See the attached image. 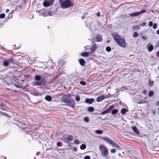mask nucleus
<instances>
[{"mask_svg": "<svg viewBox=\"0 0 159 159\" xmlns=\"http://www.w3.org/2000/svg\"><path fill=\"white\" fill-rule=\"evenodd\" d=\"M153 46L151 44L148 47V50L149 52H151L153 49Z\"/></svg>", "mask_w": 159, "mask_h": 159, "instance_id": "nucleus-26", "label": "nucleus"}, {"mask_svg": "<svg viewBox=\"0 0 159 159\" xmlns=\"http://www.w3.org/2000/svg\"><path fill=\"white\" fill-rule=\"evenodd\" d=\"M142 38L143 39V40H146L147 39L146 37L143 36H142Z\"/></svg>", "mask_w": 159, "mask_h": 159, "instance_id": "nucleus-51", "label": "nucleus"}, {"mask_svg": "<svg viewBox=\"0 0 159 159\" xmlns=\"http://www.w3.org/2000/svg\"><path fill=\"white\" fill-rule=\"evenodd\" d=\"M79 62L81 66H84L85 64V61L83 59L81 58L79 60Z\"/></svg>", "mask_w": 159, "mask_h": 159, "instance_id": "nucleus-19", "label": "nucleus"}, {"mask_svg": "<svg viewBox=\"0 0 159 159\" xmlns=\"http://www.w3.org/2000/svg\"><path fill=\"white\" fill-rule=\"evenodd\" d=\"M81 55L83 57H87L89 56V54L88 52H85L81 53Z\"/></svg>", "mask_w": 159, "mask_h": 159, "instance_id": "nucleus-23", "label": "nucleus"}, {"mask_svg": "<svg viewBox=\"0 0 159 159\" xmlns=\"http://www.w3.org/2000/svg\"><path fill=\"white\" fill-rule=\"evenodd\" d=\"M39 152H37L36 153V155L38 156V155H39Z\"/></svg>", "mask_w": 159, "mask_h": 159, "instance_id": "nucleus-60", "label": "nucleus"}, {"mask_svg": "<svg viewBox=\"0 0 159 159\" xmlns=\"http://www.w3.org/2000/svg\"><path fill=\"white\" fill-rule=\"evenodd\" d=\"M128 111L125 108H123L121 109L120 112L122 114L124 115Z\"/></svg>", "mask_w": 159, "mask_h": 159, "instance_id": "nucleus-24", "label": "nucleus"}, {"mask_svg": "<svg viewBox=\"0 0 159 159\" xmlns=\"http://www.w3.org/2000/svg\"><path fill=\"white\" fill-rule=\"evenodd\" d=\"M45 99L46 100L50 102L52 100V98L50 96L47 95L46 96Z\"/></svg>", "mask_w": 159, "mask_h": 159, "instance_id": "nucleus-22", "label": "nucleus"}, {"mask_svg": "<svg viewBox=\"0 0 159 159\" xmlns=\"http://www.w3.org/2000/svg\"><path fill=\"white\" fill-rule=\"evenodd\" d=\"M74 143L75 144H77L79 143V141L78 140L76 139L74 141Z\"/></svg>", "mask_w": 159, "mask_h": 159, "instance_id": "nucleus-44", "label": "nucleus"}, {"mask_svg": "<svg viewBox=\"0 0 159 159\" xmlns=\"http://www.w3.org/2000/svg\"><path fill=\"white\" fill-rule=\"evenodd\" d=\"M34 80L36 81L34 82V85H43L46 83L47 81L45 77H41L39 75H37L35 76Z\"/></svg>", "mask_w": 159, "mask_h": 159, "instance_id": "nucleus-1", "label": "nucleus"}, {"mask_svg": "<svg viewBox=\"0 0 159 159\" xmlns=\"http://www.w3.org/2000/svg\"><path fill=\"white\" fill-rule=\"evenodd\" d=\"M157 56L159 57V51L157 52Z\"/></svg>", "mask_w": 159, "mask_h": 159, "instance_id": "nucleus-56", "label": "nucleus"}, {"mask_svg": "<svg viewBox=\"0 0 159 159\" xmlns=\"http://www.w3.org/2000/svg\"><path fill=\"white\" fill-rule=\"evenodd\" d=\"M106 98V96L104 95H102L98 97L97 98V101L98 102H100L104 99L105 98Z\"/></svg>", "mask_w": 159, "mask_h": 159, "instance_id": "nucleus-14", "label": "nucleus"}, {"mask_svg": "<svg viewBox=\"0 0 159 159\" xmlns=\"http://www.w3.org/2000/svg\"><path fill=\"white\" fill-rule=\"evenodd\" d=\"M62 101L66 103L69 100L68 97L66 95L63 96L62 98Z\"/></svg>", "mask_w": 159, "mask_h": 159, "instance_id": "nucleus-16", "label": "nucleus"}, {"mask_svg": "<svg viewBox=\"0 0 159 159\" xmlns=\"http://www.w3.org/2000/svg\"><path fill=\"white\" fill-rule=\"evenodd\" d=\"M95 132L98 134H102L103 133V131L100 130H97L95 131Z\"/></svg>", "mask_w": 159, "mask_h": 159, "instance_id": "nucleus-35", "label": "nucleus"}, {"mask_svg": "<svg viewBox=\"0 0 159 159\" xmlns=\"http://www.w3.org/2000/svg\"><path fill=\"white\" fill-rule=\"evenodd\" d=\"M111 152L112 153H114L116 152V150L114 148L112 149L111 150Z\"/></svg>", "mask_w": 159, "mask_h": 159, "instance_id": "nucleus-46", "label": "nucleus"}, {"mask_svg": "<svg viewBox=\"0 0 159 159\" xmlns=\"http://www.w3.org/2000/svg\"><path fill=\"white\" fill-rule=\"evenodd\" d=\"M5 15L4 13H2L0 15V18H4L5 17Z\"/></svg>", "mask_w": 159, "mask_h": 159, "instance_id": "nucleus-40", "label": "nucleus"}, {"mask_svg": "<svg viewBox=\"0 0 159 159\" xmlns=\"http://www.w3.org/2000/svg\"><path fill=\"white\" fill-rule=\"evenodd\" d=\"M107 42V43H108L109 42V40H108Z\"/></svg>", "mask_w": 159, "mask_h": 159, "instance_id": "nucleus-63", "label": "nucleus"}, {"mask_svg": "<svg viewBox=\"0 0 159 159\" xmlns=\"http://www.w3.org/2000/svg\"><path fill=\"white\" fill-rule=\"evenodd\" d=\"M73 138V137L72 136L70 135H69L67 137V139L70 141H71L72 140Z\"/></svg>", "mask_w": 159, "mask_h": 159, "instance_id": "nucleus-30", "label": "nucleus"}, {"mask_svg": "<svg viewBox=\"0 0 159 159\" xmlns=\"http://www.w3.org/2000/svg\"><path fill=\"white\" fill-rule=\"evenodd\" d=\"M114 147H115L116 148H118V149H119L120 148V146L118 145H117L116 143L115 145V146Z\"/></svg>", "mask_w": 159, "mask_h": 159, "instance_id": "nucleus-47", "label": "nucleus"}, {"mask_svg": "<svg viewBox=\"0 0 159 159\" xmlns=\"http://www.w3.org/2000/svg\"><path fill=\"white\" fill-rule=\"evenodd\" d=\"M54 1V0H44L43 4L45 7H49L53 4Z\"/></svg>", "mask_w": 159, "mask_h": 159, "instance_id": "nucleus-4", "label": "nucleus"}, {"mask_svg": "<svg viewBox=\"0 0 159 159\" xmlns=\"http://www.w3.org/2000/svg\"><path fill=\"white\" fill-rule=\"evenodd\" d=\"M84 159H90V157L89 156H86L84 157Z\"/></svg>", "mask_w": 159, "mask_h": 159, "instance_id": "nucleus-45", "label": "nucleus"}, {"mask_svg": "<svg viewBox=\"0 0 159 159\" xmlns=\"http://www.w3.org/2000/svg\"><path fill=\"white\" fill-rule=\"evenodd\" d=\"M106 51L108 52H110L111 50V48L110 47H107L106 48Z\"/></svg>", "mask_w": 159, "mask_h": 159, "instance_id": "nucleus-34", "label": "nucleus"}, {"mask_svg": "<svg viewBox=\"0 0 159 159\" xmlns=\"http://www.w3.org/2000/svg\"><path fill=\"white\" fill-rule=\"evenodd\" d=\"M68 106L71 107H74L75 105V102L74 100L71 99H69V101L66 103Z\"/></svg>", "mask_w": 159, "mask_h": 159, "instance_id": "nucleus-9", "label": "nucleus"}, {"mask_svg": "<svg viewBox=\"0 0 159 159\" xmlns=\"http://www.w3.org/2000/svg\"><path fill=\"white\" fill-rule=\"evenodd\" d=\"M157 25L156 23H154L153 25V28L154 29H156L157 27Z\"/></svg>", "mask_w": 159, "mask_h": 159, "instance_id": "nucleus-43", "label": "nucleus"}, {"mask_svg": "<svg viewBox=\"0 0 159 159\" xmlns=\"http://www.w3.org/2000/svg\"><path fill=\"white\" fill-rule=\"evenodd\" d=\"M113 37L115 40L116 42L118 40H119L120 39H121L120 36L118 34L116 33H114L112 34Z\"/></svg>", "mask_w": 159, "mask_h": 159, "instance_id": "nucleus-10", "label": "nucleus"}, {"mask_svg": "<svg viewBox=\"0 0 159 159\" xmlns=\"http://www.w3.org/2000/svg\"><path fill=\"white\" fill-rule=\"evenodd\" d=\"M104 140L107 142L109 143L110 144H111L112 146V147H114L116 144V143L113 141L108 138H104Z\"/></svg>", "mask_w": 159, "mask_h": 159, "instance_id": "nucleus-8", "label": "nucleus"}, {"mask_svg": "<svg viewBox=\"0 0 159 159\" xmlns=\"http://www.w3.org/2000/svg\"><path fill=\"white\" fill-rule=\"evenodd\" d=\"M14 85H15L16 87L18 88H22V86L18 85L16 84H14Z\"/></svg>", "mask_w": 159, "mask_h": 159, "instance_id": "nucleus-39", "label": "nucleus"}, {"mask_svg": "<svg viewBox=\"0 0 159 159\" xmlns=\"http://www.w3.org/2000/svg\"><path fill=\"white\" fill-rule=\"evenodd\" d=\"M72 5L70 0H65L62 1L61 4V7L62 9L67 8L70 7Z\"/></svg>", "mask_w": 159, "mask_h": 159, "instance_id": "nucleus-2", "label": "nucleus"}, {"mask_svg": "<svg viewBox=\"0 0 159 159\" xmlns=\"http://www.w3.org/2000/svg\"><path fill=\"white\" fill-rule=\"evenodd\" d=\"M85 17V16H83L82 17V19H83Z\"/></svg>", "mask_w": 159, "mask_h": 159, "instance_id": "nucleus-61", "label": "nucleus"}, {"mask_svg": "<svg viewBox=\"0 0 159 159\" xmlns=\"http://www.w3.org/2000/svg\"><path fill=\"white\" fill-rule=\"evenodd\" d=\"M0 108L3 110H6L7 108L3 104H0Z\"/></svg>", "mask_w": 159, "mask_h": 159, "instance_id": "nucleus-21", "label": "nucleus"}, {"mask_svg": "<svg viewBox=\"0 0 159 159\" xmlns=\"http://www.w3.org/2000/svg\"><path fill=\"white\" fill-rule=\"evenodd\" d=\"M116 43L120 46L122 47H125L126 45L125 41L121 38L118 40Z\"/></svg>", "mask_w": 159, "mask_h": 159, "instance_id": "nucleus-5", "label": "nucleus"}, {"mask_svg": "<svg viewBox=\"0 0 159 159\" xmlns=\"http://www.w3.org/2000/svg\"><path fill=\"white\" fill-rule=\"evenodd\" d=\"M57 146L61 147L62 146V143L60 142H57Z\"/></svg>", "mask_w": 159, "mask_h": 159, "instance_id": "nucleus-37", "label": "nucleus"}, {"mask_svg": "<svg viewBox=\"0 0 159 159\" xmlns=\"http://www.w3.org/2000/svg\"><path fill=\"white\" fill-rule=\"evenodd\" d=\"M146 10L143 9L141 11L134 13H132L130 14V16L132 17H135L139 16L141 14H143L146 12Z\"/></svg>", "mask_w": 159, "mask_h": 159, "instance_id": "nucleus-6", "label": "nucleus"}, {"mask_svg": "<svg viewBox=\"0 0 159 159\" xmlns=\"http://www.w3.org/2000/svg\"><path fill=\"white\" fill-rule=\"evenodd\" d=\"M93 98H86L85 100V102L89 104H91L93 102Z\"/></svg>", "mask_w": 159, "mask_h": 159, "instance_id": "nucleus-17", "label": "nucleus"}, {"mask_svg": "<svg viewBox=\"0 0 159 159\" xmlns=\"http://www.w3.org/2000/svg\"><path fill=\"white\" fill-rule=\"evenodd\" d=\"M138 28H139V26H137L135 27V28L136 29H138Z\"/></svg>", "mask_w": 159, "mask_h": 159, "instance_id": "nucleus-59", "label": "nucleus"}, {"mask_svg": "<svg viewBox=\"0 0 159 159\" xmlns=\"http://www.w3.org/2000/svg\"><path fill=\"white\" fill-rule=\"evenodd\" d=\"M153 92L152 91H150L149 92L148 96L150 97H151L153 95Z\"/></svg>", "mask_w": 159, "mask_h": 159, "instance_id": "nucleus-32", "label": "nucleus"}, {"mask_svg": "<svg viewBox=\"0 0 159 159\" xmlns=\"http://www.w3.org/2000/svg\"><path fill=\"white\" fill-rule=\"evenodd\" d=\"M156 33L157 34L159 35V30H157L156 31Z\"/></svg>", "mask_w": 159, "mask_h": 159, "instance_id": "nucleus-55", "label": "nucleus"}, {"mask_svg": "<svg viewBox=\"0 0 159 159\" xmlns=\"http://www.w3.org/2000/svg\"><path fill=\"white\" fill-rule=\"evenodd\" d=\"M156 104H156L157 106H158V105H159V101H158V102H157Z\"/></svg>", "mask_w": 159, "mask_h": 159, "instance_id": "nucleus-57", "label": "nucleus"}, {"mask_svg": "<svg viewBox=\"0 0 159 159\" xmlns=\"http://www.w3.org/2000/svg\"><path fill=\"white\" fill-rule=\"evenodd\" d=\"M9 11V10L8 9H6V13H7Z\"/></svg>", "mask_w": 159, "mask_h": 159, "instance_id": "nucleus-54", "label": "nucleus"}, {"mask_svg": "<svg viewBox=\"0 0 159 159\" xmlns=\"http://www.w3.org/2000/svg\"><path fill=\"white\" fill-rule=\"evenodd\" d=\"M63 63V62H60L59 64V66H60V68H61V64Z\"/></svg>", "mask_w": 159, "mask_h": 159, "instance_id": "nucleus-50", "label": "nucleus"}, {"mask_svg": "<svg viewBox=\"0 0 159 159\" xmlns=\"http://www.w3.org/2000/svg\"><path fill=\"white\" fill-rule=\"evenodd\" d=\"M139 36V34L137 32H135L134 33L133 36L134 37H136Z\"/></svg>", "mask_w": 159, "mask_h": 159, "instance_id": "nucleus-31", "label": "nucleus"}, {"mask_svg": "<svg viewBox=\"0 0 159 159\" xmlns=\"http://www.w3.org/2000/svg\"><path fill=\"white\" fill-rule=\"evenodd\" d=\"M146 101H145V100H141L139 102V104H141V103H146Z\"/></svg>", "mask_w": 159, "mask_h": 159, "instance_id": "nucleus-42", "label": "nucleus"}, {"mask_svg": "<svg viewBox=\"0 0 159 159\" xmlns=\"http://www.w3.org/2000/svg\"><path fill=\"white\" fill-rule=\"evenodd\" d=\"M31 136L33 139L36 140L39 138V134L38 133H32L31 134Z\"/></svg>", "mask_w": 159, "mask_h": 159, "instance_id": "nucleus-13", "label": "nucleus"}, {"mask_svg": "<svg viewBox=\"0 0 159 159\" xmlns=\"http://www.w3.org/2000/svg\"><path fill=\"white\" fill-rule=\"evenodd\" d=\"M100 148L102 156H104L107 155L108 152L107 148L102 145H100Z\"/></svg>", "mask_w": 159, "mask_h": 159, "instance_id": "nucleus-3", "label": "nucleus"}, {"mask_svg": "<svg viewBox=\"0 0 159 159\" xmlns=\"http://www.w3.org/2000/svg\"><path fill=\"white\" fill-rule=\"evenodd\" d=\"M97 48L96 45L95 44H94L93 46L90 48V49L92 50L90 52V53H93V52Z\"/></svg>", "mask_w": 159, "mask_h": 159, "instance_id": "nucleus-20", "label": "nucleus"}, {"mask_svg": "<svg viewBox=\"0 0 159 159\" xmlns=\"http://www.w3.org/2000/svg\"><path fill=\"white\" fill-rule=\"evenodd\" d=\"M117 112L118 111L117 109H113L111 111V113L112 115L115 114L117 113Z\"/></svg>", "mask_w": 159, "mask_h": 159, "instance_id": "nucleus-29", "label": "nucleus"}, {"mask_svg": "<svg viewBox=\"0 0 159 159\" xmlns=\"http://www.w3.org/2000/svg\"><path fill=\"white\" fill-rule=\"evenodd\" d=\"M100 13L99 12H98L97 13V15L98 16H100Z\"/></svg>", "mask_w": 159, "mask_h": 159, "instance_id": "nucleus-53", "label": "nucleus"}, {"mask_svg": "<svg viewBox=\"0 0 159 159\" xmlns=\"http://www.w3.org/2000/svg\"><path fill=\"white\" fill-rule=\"evenodd\" d=\"M36 13H37L39 14V16H48L47 15H46L44 12V9H41L39 10H37L36 11Z\"/></svg>", "mask_w": 159, "mask_h": 159, "instance_id": "nucleus-12", "label": "nucleus"}, {"mask_svg": "<svg viewBox=\"0 0 159 159\" xmlns=\"http://www.w3.org/2000/svg\"><path fill=\"white\" fill-rule=\"evenodd\" d=\"M94 109L93 107H89L88 109V111L89 112H93L94 111Z\"/></svg>", "mask_w": 159, "mask_h": 159, "instance_id": "nucleus-28", "label": "nucleus"}, {"mask_svg": "<svg viewBox=\"0 0 159 159\" xmlns=\"http://www.w3.org/2000/svg\"><path fill=\"white\" fill-rule=\"evenodd\" d=\"M149 84H150V86L151 87L152 86L153 84V81H151L150 79L149 80Z\"/></svg>", "mask_w": 159, "mask_h": 159, "instance_id": "nucleus-41", "label": "nucleus"}, {"mask_svg": "<svg viewBox=\"0 0 159 159\" xmlns=\"http://www.w3.org/2000/svg\"><path fill=\"white\" fill-rule=\"evenodd\" d=\"M9 65V63L8 61L5 60L3 62V65L7 67Z\"/></svg>", "mask_w": 159, "mask_h": 159, "instance_id": "nucleus-25", "label": "nucleus"}, {"mask_svg": "<svg viewBox=\"0 0 159 159\" xmlns=\"http://www.w3.org/2000/svg\"><path fill=\"white\" fill-rule=\"evenodd\" d=\"M113 105H111L109 106V108L101 112L100 113H99V115H104L106 114L107 113L109 112L113 108Z\"/></svg>", "mask_w": 159, "mask_h": 159, "instance_id": "nucleus-7", "label": "nucleus"}, {"mask_svg": "<svg viewBox=\"0 0 159 159\" xmlns=\"http://www.w3.org/2000/svg\"><path fill=\"white\" fill-rule=\"evenodd\" d=\"M0 113H1L2 115H6V116H7V115H8L7 114V113H3V112H0Z\"/></svg>", "mask_w": 159, "mask_h": 159, "instance_id": "nucleus-49", "label": "nucleus"}, {"mask_svg": "<svg viewBox=\"0 0 159 159\" xmlns=\"http://www.w3.org/2000/svg\"><path fill=\"white\" fill-rule=\"evenodd\" d=\"M150 26H151L153 25V23L152 21H150L148 24Z\"/></svg>", "mask_w": 159, "mask_h": 159, "instance_id": "nucleus-48", "label": "nucleus"}, {"mask_svg": "<svg viewBox=\"0 0 159 159\" xmlns=\"http://www.w3.org/2000/svg\"><path fill=\"white\" fill-rule=\"evenodd\" d=\"M146 22H143V23L142 24H141V25H142V26H144L145 25H146Z\"/></svg>", "mask_w": 159, "mask_h": 159, "instance_id": "nucleus-52", "label": "nucleus"}, {"mask_svg": "<svg viewBox=\"0 0 159 159\" xmlns=\"http://www.w3.org/2000/svg\"><path fill=\"white\" fill-rule=\"evenodd\" d=\"M132 129L133 130L136 134H139V132L136 126H133L132 127Z\"/></svg>", "mask_w": 159, "mask_h": 159, "instance_id": "nucleus-18", "label": "nucleus"}, {"mask_svg": "<svg viewBox=\"0 0 159 159\" xmlns=\"http://www.w3.org/2000/svg\"><path fill=\"white\" fill-rule=\"evenodd\" d=\"M47 13L48 14L47 15L48 16V15L50 16H53L56 13V10L55 9H51L47 11Z\"/></svg>", "mask_w": 159, "mask_h": 159, "instance_id": "nucleus-11", "label": "nucleus"}, {"mask_svg": "<svg viewBox=\"0 0 159 159\" xmlns=\"http://www.w3.org/2000/svg\"><path fill=\"white\" fill-rule=\"evenodd\" d=\"M158 111H159V107H158Z\"/></svg>", "mask_w": 159, "mask_h": 159, "instance_id": "nucleus-64", "label": "nucleus"}, {"mask_svg": "<svg viewBox=\"0 0 159 159\" xmlns=\"http://www.w3.org/2000/svg\"><path fill=\"white\" fill-rule=\"evenodd\" d=\"M75 99L77 102H79L80 100V97L79 96H76L75 97Z\"/></svg>", "mask_w": 159, "mask_h": 159, "instance_id": "nucleus-38", "label": "nucleus"}, {"mask_svg": "<svg viewBox=\"0 0 159 159\" xmlns=\"http://www.w3.org/2000/svg\"><path fill=\"white\" fill-rule=\"evenodd\" d=\"M102 39V35L99 34H97L96 38V41L98 42H101Z\"/></svg>", "mask_w": 159, "mask_h": 159, "instance_id": "nucleus-15", "label": "nucleus"}, {"mask_svg": "<svg viewBox=\"0 0 159 159\" xmlns=\"http://www.w3.org/2000/svg\"><path fill=\"white\" fill-rule=\"evenodd\" d=\"M84 120L86 122H88L89 121V118L87 117H85L84 118Z\"/></svg>", "mask_w": 159, "mask_h": 159, "instance_id": "nucleus-36", "label": "nucleus"}, {"mask_svg": "<svg viewBox=\"0 0 159 159\" xmlns=\"http://www.w3.org/2000/svg\"><path fill=\"white\" fill-rule=\"evenodd\" d=\"M84 48L85 50H87V48L86 47H85Z\"/></svg>", "mask_w": 159, "mask_h": 159, "instance_id": "nucleus-62", "label": "nucleus"}, {"mask_svg": "<svg viewBox=\"0 0 159 159\" xmlns=\"http://www.w3.org/2000/svg\"><path fill=\"white\" fill-rule=\"evenodd\" d=\"M74 150L75 151H76L77 150V148H74Z\"/></svg>", "mask_w": 159, "mask_h": 159, "instance_id": "nucleus-58", "label": "nucleus"}, {"mask_svg": "<svg viewBox=\"0 0 159 159\" xmlns=\"http://www.w3.org/2000/svg\"><path fill=\"white\" fill-rule=\"evenodd\" d=\"M86 145L85 144H82L80 146V148L81 150H84L86 148Z\"/></svg>", "mask_w": 159, "mask_h": 159, "instance_id": "nucleus-27", "label": "nucleus"}, {"mask_svg": "<svg viewBox=\"0 0 159 159\" xmlns=\"http://www.w3.org/2000/svg\"><path fill=\"white\" fill-rule=\"evenodd\" d=\"M80 83L83 85H85L86 84V83L85 81L83 80L81 81L80 82Z\"/></svg>", "mask_w": 159, "mask_h": 159, "instance_id": "nucleus-33", "label": "nucleus"}]
</instances>
